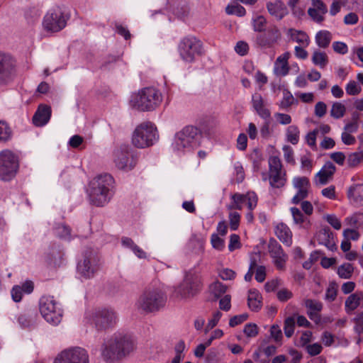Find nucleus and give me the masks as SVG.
Here are the masks:
<instances>
[{"mask_svg": "<svg viewBox=\"0 0 363 363\" xmlns=\"http://www.w3.org/2000/svg\"><path fill=\"white\" fill-rule=\"evenodd\" d=\"M113 178L111 174H100L89 183L87 194L91 204L102 207L106 205L113 195Z\"/></svg>", "mask_w": 363, "mask_h": 363, "instance_id": "1", "label": "nucleus"}, {"mask_svg": "<svg viewBox=\"0 0 363 363\" xmlns=\"http://www.w3.org/2000/svg\"><path fill=\"white\" fill-rule=\"evenodd\" d=\"M135 348V340L130 335L114 334L105 345L102 354L108 359H120L128 355Z\"/></svg>", "mask_w": 363, "mask_h": 363, "instance_id": "2", "label": "nucleus"}, {"mask_svg": "<svg viewBox=\"0 0 363 363\" xmlns=\"http://www.w3.org/2000/svg\"><path fill=\"white\" fill-rule=\"evenodd\" d=\"M162 101L161 92L154 87H145L131 96L130 104L140 111H151L158 107Z\"/></svg>", "mask_w": 363, "mask_h": 363, "instance_id": "3", "label": "nucleus"}, {"mask_svg": "<svg viewBox=\"0 0 363 363\" xmlns=\"http://www.w3.org/2000/svg\"><path fill=\"white\" fill-rule=\"evenodd\" d=\"M200 138L201 132L196 127L186 126L175 135L172 147L178 154L191 151L199 145Z\"/></svg>", "mask_w": 363, "mask_h": 363, "instance_id": "4", "label": "nucleus"}, {"mask_svg": "<svg viewBox=\"0 0 363 363\" xmlns=\"http://www.w3.org/2000/svg\"><path fill=\"white\" fill-rule=\"evenodd\" d=\"M167 301L165 293L160 288H149L140 296L136 305L139 309L152 313L163 308Z\"/></svg>", "mask_w": 363, "mask_h": 363, "instance_id": "5", "label": "nucleus"}, {"mask_svg": "<svg viewBox=\"0 0 363 363\" xmlns=\"http://www.w3.org/2000/svg\"><path fill=\"white\" fill-rule=\"evenodd\" d=\"M177 50L181 59L187 63L194 62L197 57L204 54L203 43L193 35L182 38Z\"/></svg>", "mask_w": 363, "mask_h": 363, "instance_id": "6", "label": "nucleus"}, {"mask_svg": "<svg viewBox=\"0 0 363 363\" xmlns=\"http://www.w3.org/2000/svg\"><path fill=\"white\" fill-rule=\"evenodd\" d=\"M159 135L155 125L151 122H144L138 125L132 136V143L138 148L152 146L157 141Z\"/></svg>", "mask_w": 363, "mask_h": 363, "instance_id": "7", "label": "nucleus"}, {"mask_svg": "<svg viewBox=\"0 0 363 363\" xmlns=\"http://www.w3.org/2000/svg\"><path fill=\"white\" fill-rule=\"evenodd\" d=\"M269 172L262 173V180L269 181L272 188L280 189L285 186L287 177L281 160L277 156H271L268 160Z\"/></svg>", "mask_w": 363, "mask_h": 363, "instance_id": "8", "label": "nucleus"}, {"mask_svg": "<svg viewBox=\"0 0 363 363\" xmlns=\"http://www.w3.org/2000/svg\"><path fill=\"white\" fill-rule=\"evenodd\" d=\"M39 309L42 316L48 323L57 325L61 322L63 311L54 296H43L39 301Z\"/></svg>", "mask_w": 363, "mask_h": 363, "instance_id": "9", "label": "nucleus"}, {"mask_svg": "<svg viewBox=\"0 0 363 363\" xmlns=\"http://www.w3.org/2000/svg\"><path fill=\"white\" fill-rule=\"evenodd\" d=\"M19 161L18 156L9 149L0 152V179L11 180L18 172Z\"/></svg>", "mask_w": 363, "mask_h": 363, "instance_id": "10", "label": "nucleus"}, {"mask_svg": "<svg viewBox=\"0 0 363 363\" xmlns=\"http://www.w3.org/2000/svg\"><path fill=\"white\" fill-rule=\"evenodd\" d=\"M100 259L97 253L94 250L85 252L83 259L77 264L78 273L84 279H91L99 271Z\"/></svg>", "mask_w": 363, "mask_h": 363, "instance_id": "11", "label": "nucleus"}, {"mask_svg": "<svg viewBox=\"0 0 363 363\" xmlns=\"http://www.w3.org/2000/svg\"><path fill=\"white\" fill-rule=\"evenodd\" d=\"M281 33L275 25L269 26L266 30L257 34L255 38V46L259 49L273 48L281 40Z\"/></svg>", "mask_w": 363, "mask_h": 363, "instance_id": "12", "label": "nucleus"}, {"mask_svg": "<svg viewBox=\"0 0 363 363\" xmlns=\"http://www.w3.org/2000/svg\"><path fill=\"white\" fill-rule=\"evenodd\" d=\"M113 155L114 164L119 169L130 171L136 165L137 157L128 146H121L116 150Z\"/></svg>", "mask_w": 363, "mask_h": 363, "instance_id": "13", "label": "nucleus"}, {"mask_svg": "<svg viewBox=\"0 0 363 363\" xmlns=\"http://www.w3.org/2000/svg\"><path fill=\"white\" fill-rule=\"evenodd\" d=\"M86 350L80 347H70L62 351L55 359L54 363H89Z\"/></svg>", "mask_w": 363, "mask_h": 363, "instance_id": "14", "label": "nucleus"}, {"mask_svg": "<svg viewBox=\"0 0 363 363\" xmlns=\"http://www.w3.org/2000/svg\"><path fill=\"white\" fill-rule=\"evenodd\" d=\"M67 20L61 9L57 8L47 13L44 17L43 26L47 31L59 32L66 26Z\"/></svg>", "mask_w": 363, "mask_h": 363, "instance_id": "15", "label": "nucleus"}, {"mask_svg": "<svg viewBox=\"0 0 363 363\" xmlns=\"http://www.w3.org/2000/svg\"><path fill=\"white\" fill-rule=\"evenodd\" d=\"M16 62L9 54L0 52V84L10 82L16 74Z\"/></svg>", "mask_w": 363, "mask_h": 363, "instance_id": "16", "label": "nucleus"}, {"mask_svg": "<svg viewBox=\"0 0 363 363\" xmlns=\"http://www.w3.org/2000/svg\"><path fill=\"white\" fill-rule=\"evenodd\" d=\"M200 289L201 284L197 278L186 276L184 281L175 289L174 293L177 297L186 298L194 296Z\"/></svg>", "mask_w": 363, "mask_h": 363, "instance_id": "17", "label": "nucleus"}, {"mask_svg": "<svg viewBox=\"0 0 363 363\" xmlns=\"http://www.w3.org/2000/svg\"><path fill=\"white\" fill-rule=\"evenodd\" d=\"M268 249L269 255L276 268L279 270L285 269L288 256L284 252L281 246L276 240L271 239L269 242Z\"/></svg>", "mask_w": 363, "mask_h": 363, "instance_id": "18", "label": "nucleus"}, {"mask_svg": "<svg viewBox=\"0 0 363 363\" xmlns=\"http://www.w3.org/2000/svg\"><path fill=\"white\" fill-rule=\"evenodd\" d=\"M94 321L99 330L107 329L116 323L117 315L112 309L102 308L96 312Z\"/></svg>", "mask_w": 363, "mask_h": 363, "instance_id": "19", "label": "nucleus"}, {"mask_svg": "<svg viewBox=\"0 0 363 363\" xmlns=\"http://www.w3.org/2000/svg\"><path fill=\"white\" fill-rule=\"evenodd\" d=\"M292 185L297 190V192L291 199V203L298 204L308 197L311 187L310 182L306 177H295L293 178Z\"/></svg>", "mask_w": 363, "mask_h": 363, "instance_id": "20", "label": "nucleus"}, {"mask_svg": "<svg viewBox=\"0 0 363 363\" xmlns=\"http://www.w3.org/2000/svg\"><path fill=\"white\" fill-rule=\"evenodd\" d=\"M252 105L253 109L256 111L259 117L269 121L271 118V111L267 107V104L264 99L259 93H255L252 96Z\"/></svg>", "mask_w": 363, "mask_h": 363, "instance_id": "21", "label": "nucleus"}, {"mask_svg": "<svg viewBox=\"0 0 363 363\" xmlns=\"http://www.w3.org/2000/svg\"><path fill=\"white\" fill-rule=\"evenodd\" d=\"M266 7L269 14L274 16L278 21L281 20L289 13L286 6L281 0L268 1Z\"/></svg>", "mask_w": 363, "mask_h": 363, "instance_id": "22", "label": "nucleus"}, {"mask_svg": "<svg viewBox=\"0 0 363 363\" xmlns=\"http://www.w3.org/2000/svg\"><path fill=\"white\" fill-rule=\"evenodd\" d=\"M347 194L350 203L357 207L363 206V183L351 185Z\"/></svg>", "mask_w": 363, "mask_h": 363, "instance_id": "23", "label": "nucleus"}, {"mask_svg": "<svg viewBox=\"0 0 363 363\" xmlns=\"http://www.w3.org/2000/svg\"><path fill=\"white\" fill-rule=\"evenodd\" d=\"M291 54L289 52H286L282 55H279L274 65V73L278 77H285L289 74V59Z\"/></svg>", "mask_w": 363, "mask_h": 363, "instance_id": "24", "label": "nucleus"}, {"mask_svg": "<svg viewBox=\"0 0 363 363\" xmlns=\"http://www.w3.org/2000/svg\"><path fill=\"white\" fill-rule=\"evenodd\" d=\"M51 116V108L47 105H40L33 117L35 126L41 127L47 124Z\"/></svg>", "mask_w": 363, "mask_h": 363, "instance_id": "25", "label": "nucleus"}, {"mask_svg": "<svg viewBox=\"0 0 363 363\" xmlns=\"http://www.w3.org/2000/svg\"><path fill=\"white\" fill-rule=\"evenodd\" d=\"M315 241L331 251L336 248L333 235L329 228L321 229L315 235Z\"/></svg>", "mask_w": 363, "mask_h": 363, "instance_id": "26", "label": "nucleus"}, {"mask_svg": "<svg viewBox=\"0 0 363 363\" xmlns=\"http://www.w3.org/2000/svg\"><path fill=\"white\" fill-rule=\"evenodd\" d=\"M277 237L284 245L289 247L292 244V233L290 228L284 223L278 224L275 228Z\"/></svg>", "mask_w": 363, "mask_h": 363, "instance_id": "27", "label": "nucleus"}, {"mask_svg": "<svg viewBox=\"0 0 363 363\" xmlns=\"http://www.w3.org/2000/svg\"><path fill=\"white\" fill-rule=\"evenodd\" d=\"M294 223L299 227L308 229L311 226L309 216L303 213L299 208L291 207L290 208Z\"/></svg>", "mask_w": 363, "mask_h": 363, "instance_id": "28", "label": "nucleus"}, {"mask_svg": "<svg viewBox=\"0 0 363 363\" xmlns=\"http://www.w3.org/2000/svg\"><path fill=\"white\" fill-rule=\"evenodd\" d=\"M262 296L256 289H251L248 293L247 303L249 308L254 311H259L262 307Z\"/></svg>", "mask_w": 363, "mask_h": 363, "instance_id": "29", "label": "nucleus"}, {"mask_svg": "<svg viewBox=\"0 0 363 363\" xmlns=\"http://www.w3.org/2000/svg\"><path fill=\"white\" fill-rule=\"evenodd\" d=\"M288 33L294 41L299 43L303 47H307L309 45L310 39L305 32L290 28Z\"/></svg>", "mask_w": 363, "mask_h": 363, "instance_id": "30", "label": "nucleus"}, {"mask_svg": "<svg viewBox=\"0 0 363 363\" xmlns=\"http://www.w3.org/2000/svg\"><path fill=\"white\" fill-rule=\"evenodd\" d=\"M363 298V294H358L357 293L350 294L346 299L345 303V311L347 313L352 312L360 305L361 299Z\"/></svg>", "mask_w": 363, "mask_h": 363, "instance_id": "31", "label": "nucleus"}, {"mask_svg": "<svg viewBox=\"0 0 363 363\" xmlns=\"http://www.w3.org/2000/svg\"><path fill=\"white\" fill-rule=\"evenodd\" d=\"M335 167L330 164L327 168H323L316 174V178L320 184H325L328 182L335 172Z\"/></svg>", "mask_w": 363, "mask_h": 363, "instance_id": "32", "label": "nucleus"}, {"mask_svg": "<svg viewBox=\"0 0 363 363\" xmlns=\"http://www.w3.org/2000/svg\"><path fill=\"white\" fill-rule=\"evenodd\" d=\"M347 225L355 229L363 228V213H355L345 220Z\"/></svg>", "mask_w": 363, "mask_h": 363, "instance_id": "33", "label": "nucleus"}, {"mask_svg": "<svg viewBox=\"0 0 363 363\" xmlns=\"http://www.w3.org/2000/svg\"><path fill=\"white\" fill-rule=\"evenodd\" d=\"M12 135L9 125L4 121H0V143L4 144L11 140Z\"/></svg>", "mask_w": 363, "mask_h": 363, "instance_id": "34", "label": "nucleus"}, {"mask_svg": "<svg viewBox=\"0 0 363 363\" xmlns=\"http://www.w3.org/2000/svg\"><path fill=\"white\" fill-rule=\"evenodd\" d=\"M300 131L295 125H289L286 131V140L292 145H296L299 141Z\"/></svg>", "mask_w": 363, "mask_h": 363, "instance_id": "35", "label": "nucleus"}, {"mask_svg": "<svg viewBox=\"0 0 363 363\" xmlns=\"http://www.w3.org/2000/svg\"><path fill=\"white\" fill-rule=\"evenodd\" d=\"M331 40V34L328 30H321L317 33L315 35V41L320 48H327Z\"/></svg>", "mask_w": 363, "mask_h": 363, "instance_id": "36", "label": "nucleus"}, {"mask_svg": "<svg viewBox=\"0 0 363 363\" xmlns=\"http://www.w3.org/2000/svg\"><path fill=\"white\" fill-rule=\"evenodd\" d=\"M298 101L296 99L289 91H285L282 100L280 101L279 108L284 110L289 109L293 104H298Z\"/></svg>", "mask_w": 363, "mask_h": 363, "instance_id": "37", "label": "nucleus"}, {"mask_svg": "<svg viewBox=\"0 0 363 363\" xmlns=\"http://www.w3.org/2000/svg\"><path fill=\"white\" fill-rule=\"evenodd\" d=\"M311 60L315 65L319 66L320 68H324L328 62L327 55L320 51H315Z\"/></svg>", "mask_w": 363, "mask_h": 363, "instance_id": "38", "label": "nucleus"}, {"mask_svg": "<svg viewBox=\"0 0 363 363\" xmlns=\"http://www.w3.org/2000/svg\"><path fill=\"white\" fill-rule=\"evenodd\" d=\"M267 23V21L264 16L262 15L257 16V17L252 19V29L255 32L260 33L267 30L265 28Z\"/></svg>", "mask_w": 363, "mask_h": 363, "instance_id": "39", "label": "nucleus"}, {"mask_svg": "<svg viewBox=\"0 0 363 363\" xmlns=\"http://www.w3.org/2000/svg\"><path fill=\"white\" fill-rule=\"evenodd\" d=\"M55 234L61 239L68 240L71 239V229L69 226L65 224H57L55 228Z\"/></svg>", "mask_w": 363, "mask_h": 363, "instance_id": "40", "label": "nucleus"}, {"mask_svg": "<svg viewBox=\"0 0 363 363\" xmlns=\"http://www.w3.org/2000/svg\"><path fill=\"white\" fill-rule=\"evenodd\" d=\"M227 287L220 281H215L209 286V291L216 298H219L226 291Z\"/></svg>", "mask_w": 363, "mask_h": 363, "instance_id": "41", "label": "nucleus"}, {"mask_svg": "<svg viewBox=\"0 0 363 363\" xmlns=\"http://www.w3.org/2000/svg\"><path fill=\"white\" fill-rule=\"evenodd\" d=\"M353 272L354 267L350 263H344L337 268V274L342 279H350Z\"/></svg>", "mask_w": 363, "mask_h": 363, "instance_id": "42", "label": "nucleus"}, {"mask_svg": "<svg viewBox=\"0 0 363 363\" xmlns=\"http://www.w3.org/2000/svg\"><path fill=\"white\" fill-rule=\"evenodd\" d=\"M346 108L340 102H335L330 109V116L334 118L339 119L344 116Z\"/></svg>", "mask_w": 363, "mask_h": 363, "instance_id": "43", "label": "nucleus"}, {"mask_svg": "<svg viewBox=\"0 0 363 363\" xmlns=\"http://www.w3.org/2000/svg\"><path fill=\"white\" fill-rule=\"evenodd\" d=\"M225 12L228 15H235L239 17H242L246 14L245 9L240 5H228L225 8Z\"/></svg>", "mask_w": 363, "mask_h": 363, "instance_id": "44", "label": "nucleus"}, {"mask_svg": "<svg viewBox=\"0 0 363 363\" xmlns=\"http://www.w3.org/2000/svg\"><path fill=\"white\" fill-rule=\"evenodd\" d=\"M233 203L230 206V208H235L241 210L243 204L246 202V194H235L232 196Z\"/></svg>", "mask_w": 363, "mask_h": 363, "instance_id": "45", "label": "nucleus"}, {"mask_svg": "<svg viewBox=\"0 0 363 363\" xmlns=\"http://www.w3.org/2000/svg\"><path fill=\"white\" fill-rule=\"evenodd\" d=\"M305 306L310 310V312H308L310 318H311L313 312H319L323 307L320 302L312 299H306L305 301Z\"/></svg>", "mask_w": 363, "mask_h": 363, "instance_id": "46", "label": "nucleus"}, {"mask_svg": "<svg viewBox=\"0 0 363 363\" xmlns=\"http://www.w3.org/2000/svg\"><path fill=\"white\" fill-rule=\"evenodd\" d=\"M363 161V151L356 152L350 154L347 158V164L350 167L357 166Z\"/></svg>", "mask_w": 363, "mask_h": 363, "instance_id": "47", "label": "nucleus"}, {"mask_svg": "<svg viewBox=\"0 0 363 363\" xmlns=\"http://www.w3.org/2000/svg\"><path fill=\"white\" fill-rule=\"evenodd\" d=\"M359 116L357 114H354L352 116V121L346 123V125L344 127V131L348 132L349 133H356L359 129Z\"/></svg>", "mask_w": 363, "mask_h": 363, "instance_id": "48", "label": "nucleus"}, {"mask_svg": "<svg viewBox=\"0 0 363 363\" xmlns=\"http://www.w3.org/2000/svg\"><path fill=\"white\" fill-rule=\"evenodd\" d=\"M295 319L294 317H288L284 320V330L287 337H291L294 332Z\"/></svg>", "mask_w": 363, "mask_h": 363, "instance_id": "49", "label": "nucleus"}, {"mask_svg": "<svg viewBox=\"0 0 363 363\" xmlns=\"http://www.w3.org/2000/svg\"><path fill=\"white\" fill-rule=\"evenodd\" d=\"M309 16L313 19V21L318 23H322L325 20L324 16L325 13H322L318 9L309 8L308 10Z\"/></svg>", "mask_w": 363, "mask_h": 363, "instance_id": "50", "label": "nucleus"}, {"mask_svg": "<svg viewBox=\"0 0 363 363\" xmlns=\"http://www.w3.org/2000/svg\"><path fill=\"white\" fill-rule=\"evenodd\" d=\"M345 90L347 94L354 96L359 94L361 87L355 81H350L346 85Z\"/></svg>", "mask_w": 363, "mask_h": 363, "instance_id": "51", "label": "nucleus"}, {"mask_svg": "<svg viewBox=\"0 0 363 363\" xmlns=\"http://www.w3.org/2000/svg\"><path fill=\"white\" fill-rule=\"evenodd\" d=\"M346 2L347 0H333L330 8V14L332 16H335L340 12L341 7L345 5Z\"/></svg>", "mask_w": 363, "mask_h": 363, "instance_id": "52", "label": "nucleus"}, {"mask_svg": "<svg viewBox=\"0 0 363 363\" xmlns=\"http://www.w3.org/2000/svg\"><path fill=\"white\" fill-rule=\"evenodd\" d=\"M257 196L255 192H248L246 194V202L250 211H252L257 204Z\"/></svg>", "mask_w": 363, "mask_h": 363, "instance_id": "53", "label": "nucleus"}, {"mask_svg": "<svg viewBox=\"0 0 363 363\" xmlns=\"http://www.w3.org/2000/svg\"><path fill=\"white\" fill-rule=\"evenodd\" d=\"M211 242L213 248L218 250H223L225 247V242L217 234H213L211 238Z\"/></svg>", "mask_w": 363, "mask_h": 363, "instance_id": "54", "label": "nucleus"}, {"mask_svg": "<svg viewBox=\"0 0 363 363\" xmlns=\"http://www.w3.org/2000/svg\"><path fill=\"white\" fill-rule=\"evenodd\" d=\"M284 157L286 162L294 164L295 160L294 158V150L289 145H284L283 147Z\"/></svg>", "mask_w": 363, "mask_h": 363, "instance_id": "55", "label": "nucleus"}, {"mask_svg": "<svg viewBox=\"0 0 363 363\" xmlns=\"http://www.w3.org/2000/svg\"><path fill=\"white\" fill-rule=\"evenodd\" d=\"M235 50L240 56H245L248 53L249 45L245 41H238L235 47Z\"/></svg>", "mask_w": 363, "mask_h": 363, "instance_id": "56", "label": "nucleus"}, {"mask_svg": "<svg viewBox=\"0 0 363 363\" xmlns=\"http://www.w3.org/2000/svg\"><path fill=\"white\" fill-rule=\"evenodd\" d=\"M230 225L233 230L238 229L240 220V215L238 212H231L229 214Z\"/></svg>", "mask_w": 363, "mask_h": 363, "instance_id": "57", "label": "nucleus"}, {"mask_svg": "<svg viewBox=\"0 0 363 363\" xmlns=\"http://www.w3.org/2000/svg\"><path fill=\"white\" fill-rule=\"evenodd\" d=\"M243 332L246 336L254 337L258 334L257 326L253 323H248L245 326Z\"/></svg>", "mask_w": 363, "mask_h": 363, "instance_id": "58", "label": "nucleus"}, {"mask_svg": "<svg viewBox=\"0 0 363 363\" xmlns=\"http://www.w3.org/2000/svg\"><path fill=\"white\" fill-rule=\"evenodd\" d=\"M247 318L248 315L247 313L235 315L230 319L229 325L230 327H235L245 322Z\"/></svg>", "mask_w": 363, "mask_h": 363, "instance_id": "59", "label": "nucleus"}, {"mask_svg": "<svg viewBox=\"0 0 363 363\" xmlns=\"http://www.w3.org/2000/svg\"><path fill=\"white\" fill-rule=\"evenodd\" d=\"M274 117L277 122L281 125H289L292 121L291 116L286 113H276Z\"/></svg>", "mask_w": 363, "mask_h": 363, "instance_id": "60", "label": "nucleus"}, {"mask_svg": "<svg viewBox=\"0 0 363 363\" xmlns=\"http://www.w3.org/2000/svg\"><path fill=\"white\" fill-rule=\"evenodd\" d=\"M357 229L355 228H348L345 229L343 231V236L345 237V239L350 240H358L359 237V233L357 230Z\"/></svg>", "mask_w": 363, "mask_h": 363, "instance_id": "61", "label": "nucleus"}, {"mask_svg": "<svg viewBox=\"0 0 363 363\" xmlns=\"http://www.w3.org/2000/svg\"><path fill=\"white\" fill-rule=\"evenodd\" d=\"M306 350L311 356H315L321 352L322 346L319 343L307 345L306 346Z\"/></svg>", "mask_w": 363, "mask_h": 363, "instance_id": "62", "label": "nucleus"}, {"mask_svg": "<svg viewBox=\"0 0 363 363\" xmlns=\"http://www.w3.org/2000/svg\"><path fill=\"white\" fill-rule=\"evenodd\" d=\"M240 247V237L236 234H232L230 237V242L228 245V250L230 252Z\"/></svg>", "mask_w": 363, "mask_h": 363, "instance_id": "63", "label": "nucleus"}, {"mask_svg": "<svg viewBox=\"0 0 363 363\" xmlns=\"http://www.w3.org/2000/svg\"><path fill=\"white\" fill-rule=\"evenodd\" d=\"M221 316H222L221 312H220L218 311L215 312L213 315L212 318L208 320L206 328V330L207 331V330H211L212 328H213L218 323Z\"/></svg>", "mask_w": 363, "mask_h": 363, "instance_id": "64", "label": "nucleus"}]
</instances>
